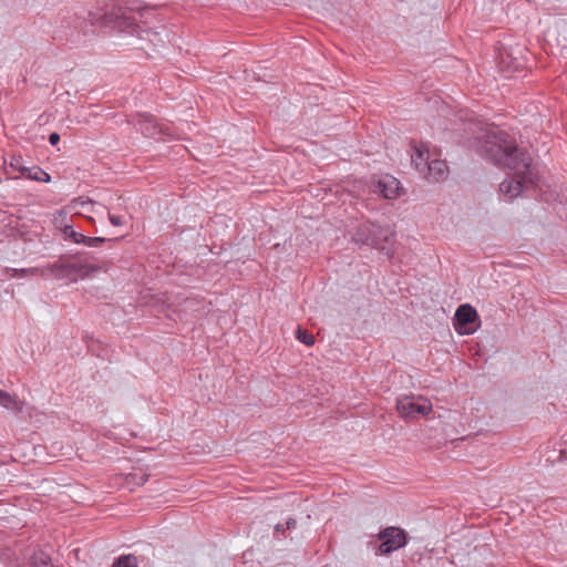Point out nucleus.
Here are the masks:
<instances>
[{
	"mask_svg": "<svg viewBox=\"0 0 567 567\" xmlns=\"http://www.w3.org/2000/svg\"><path fill=\"white\" fill-rule=\"evenodd\" d=\"M506 63L504 54H502V61L501 64L504 65Z\"/></svg>",
	"mask_w": 567,
	"mask_h": 567,
	"instance_id": "27",
	"label": "nucleus"
},
{
	"mask_svg": "<svg viewBox=\"0 0 567 567\" xmlns=\"http://www.w3.org/2000/svg\"><path fill=\"white\" fill-rule=\"evenodd\" d=\"M64 235V239L72 240L75 244H84L89 247H99L105 241H111L112 239L105 237H87L81 233H78L73 229V226L69 224L64 227L62 231ZM120 238H114V241H117Z\"/></svg>",
	"mask_w": 567,
	"mask_h": 567,
	"instance_id": "10",
	"label": "nucleus"
},
{
	"mask_svg": "<svg viewBox=\"0 0 567 567\" xmlns=\"http://www.w3.org/2000/svg\"><path fill=\"white\" fill-rule=\"evenodd\" d=\"M142 17L141 10L123 4H113L104 14L105 22L118 31L136 34L140 39H147L152 32L140 24Z\"/></svg>",
	"mask_w": 567,
	"mask_h": 567,
	"instance_id": "3",
	"label": "nucleus"
},
{
	"mask_svg": "<svg viewBox=\"0 0 567 567\" xmlns=\"http://www.w3.org/2000/svg\"><path fill=\"white\" fill-rule=\"evenodd\" d=\"M87 252L64 254L56 261L43 268L9 269L10 277L41 276L54 277L56 279H69L76 281L87 277L91 272L100 270V267L90 262Z\"/></svg>",
	"mask_w": 567,
	"mask_h": 567,
	"instance_id": "2",
	"label": "nucleus"
},
{
	"mask_svg": "<svg viewBox=\"0 0 567 567\" xmlns=\"http://www.w3.org/2000/svg\"><path fill=\"white\" fill-rule=\"evenodd\" d=\"M93 204V202L90 198L84 199L83 197H78L72 200L73 207H82L84 208L85 205Z\"/></svg>",
	"mask_w": 567,
	"mask_h": 567,
	"instance_id": "22",
	"label": "nucleus"
},
{
	"mask_svg": "<svg viewBox=\"0 0 567 567\" xmlns=\"http://www.w3.org/2000/svg\"><path fill=\"white\" fill-rule=\"evenodd\" d=\"M409 534H377L381 543L379 545V553L381 555H389L392 551L402 548L408 543Z\"/></svg>",
	"mask_w": 567,
	"mask_h": 567,
	"instance_id": "9",
	"label": "nucleus"
},
{
	"mask_svg": "<svg viewBox=\"0 0 567 567\" xmlns=\"http://www.w3.org/2000/svg\"><path fill=\"white\" fill-rule=\"evenodd\" d=\"M520 66H522V65L517 63V64H515V65L513 66V70H515V71H516V70H518Z\"/></svg>",
	"mask_w": 567,
	"mask_h": 567,
	"instance_id": "28",
	"label": "nucleus"
},
{
	"mask_svg": "<svg viewBox=\"0 0 567 567\" xmlns=\"http://www.w3.org/2000/svg\"><path fill=\"white\" fill-rule=\"evenodd\" d=\"M368 186L372 193L380 194L385 199H394L400 195L399 179L389 174L372 176Z\"/></svg>",
	"mask_w": 567,
	"mask_h": 567,
	"instance_id": "7",
	"label": "nucleus"
},
{
	"mask_svg": "<svg viewBox=\"0 0 567 567\" xmlns=\"http://www.w3.org/2000/svg\"><path fill=\"white\" fill-rule=\"evenodd\" d=\"M453 324L460 334H472L480 328L481 320L473 306L463 303L455 311Z\"/></svg>",
	"mask_w": 567,
	"mask_h": 567,
	"instance_id": "6",
	"label": "nucleus"
},
{
	"mask_svg": "<svg viewBox=\"0 0 567 567\" xmlns=\"http://www.w3.org/2000/svg\"><path fill=\"white\" fill-rule=\"evenodd\" d=\"M396 410L403 419H417L432 411L431 402L423 396H402L396 401Z\"/></svg>",
	"mask_w": 567,
	"mask_h": 567,
	"instance_id": "5",
	"label": "nucleus"
},
{
	"mask_svg": "<svg viewBox=\"0 0 567 567\" xmlns=\"http://www.w3.org/2000/svg\"><path fill=\"white\" fill-rule=\"evenodd\" d=\"M416 156H417V158L423 161V153L421 151H416Z\"/></svg>",
	"mask_w": 567,
	"mask_h": 567,
	"instance_id": "26",
	"label": "nucleus"
},
{
	"mask_svg": "<svg viewBox=\"0 0 567 567\" xmlns=\"http://www.w3.org/2000/svg\"><path fill=\"white\" fill-rule=\"evenodd\" d=\"M395 234L389 228L374 223L361 224L355 231L354 239L362 245L371 246L389 257L393 255Z\"/></svg>",
	"mask_w": 567,
	"mask_h": 567,
	"instance_id": "4",
	"label": "nucleus"
},
{
	"mask_svg": "<svg viewBox=\"0 0 567 567\" xmlns=\"http://www.w3.org/2000/svg\"><path fill=\"white\" fill-rule=\"evenodd\" d=\"M0 405L13 411L16 414L21 413L23 410V403L18 401L16 396H12L8 392L0 389Z\"/></svg>",
	"mask_w": 567,
	"mask_h": 567,
	"instance_id": "11",
	"label": "nucleus"
},
{
	"mask_svg": "<svg viewBox=\"0 0 567 567\" xmlns=\"http://www.w3.org/2000/svg\"><path fill=\"white\" fill-rule=\"evenodd\" d=\"M53 225L56 229L61 231L64 230V227L69 225L66 221V212L64 209L58 210L53 217Z\"/></svg>",
	"mask_w": 567,
	"mask_h": 567,
	"instance_id": "18",
	"label": "nucleus"
},
{
	"mask_svg": "<svg viewBox=\"0 0 567 567\" xmlns=\"http://www.w3.org/2000/svg\"><path fill=\"white\" fill-rule=\"evenodd\" d=\"M296 527H297V522H296V519L290 517V518H288V519L286 520V528L284 527V525H281V524H279V523H278V524L275 526V530H274V532H286V529H289V530H290V529H295Z\"/></svg>",
	"mask_w": 567,
	"mask_h": 567,
	"instance_id": "21",
	"label": "nucleus"
},
{
	"mask_svg": "<svg viewBox=\"0 0 567 567\" xmlns=\"http://www.w3.org/2000/svg\"><path fill=\"white\" fill-rule=\"evenodd\" d=\"M23 159L21 156H16V155H12L11 156V161H10V166L20 172L21 174H25L27 172V166L23 165Z\"/></svg>",
	"mask_w": 567,
	"mask_h": 567,
	"instance_id": "20",
	"label": "nucleus"
},
{
	"mask_svg": "<svg viewBox=\"0 0 567 567\" xmlns=\"http://www.w3.org/2000/svg\"><path fill=\"white\" fill-rule=\"evenodd\" d=\"M112 567H138L137 558L134 555H121L114 560Z\"/></svg>",
	"mask_w": 567,
	"mask_h": 567,
	"instance_id": "15",
	"label": "nucleus"
},
{
	"mask_svg": "<svg viewBox=\"0 0 567 567\" xmlns=\"http://www.w3.org/2000/svg\"><path fill=\"white\" fill-rule=\"evenodd\" d=\"M0 560L8 565V567H20L18 564V554L10 547L2 548L0 551Z\"/></svg>",
	"mask_w": 567,
	"mask_h": 567,
	"instance_id": "14",
	"label": "nucleus"
},
{
	"mask_svg": "<svg viewBox=\"0 0 567 567\" xmlns=\"http://www.w3.org/2000/svg\"><path fill=\"white\" fill-rule=\"evenodd\" d=\"M475 151L497 166L514 171L512 178L499 184V190L509 200L522 195L529 187H536L538 176L532 172V156L520 148L515 138L498 128H488L474 141Z\"/></svg>",
	"mask_w": 567,
	"mask_h": 567,
	"instance_id": "1",
	"label": "nucleus"
},
{
	"mask_svg": "<svg viewBox=\"0 0 567 567\" xmlns=\"http://www.w3.org/2000/svg\"><path fill=\"white\" fill-rule=\"evenodd\" d=\"M379 532H406L405 529L398 526H388L385 528H380Z\"/></svg>",
	"mask_w": 567,
	"mask_h": 567,
	"instance_id": "25",
	"label": "nucleus"
},
{
	"mask_svg": "<svg viewBox=\"0 0 567 567\" xmlns=\"http://www.w3.org/2000/svg\"><path fill=\"white\" fill-rule=\"evenodd\" d=\"M150 475L146 473H130L126 475L127 485L142 486L148 481Z\"/></svg>",
	"mask_w": 567,
	"mask_h": 567,
	"instance_id": "16",
	"label": "nucleus"
},
{
	"mask_svg": "<svg viewBox=\"0 0 567 567\" xmlns=\"http://www.w3.org/2000/svg\"><path fill=\"white\" fill-rule=\"evenodd\" d=\"M60 135L56 132H53L49 135L48 141L52 146H55L60 142Z\"/></svg>",
	"mask_w": 567,
	"mask_h": 567,
	"instance_id": "24",
	"label": "nucleus"
},
{
	"mask_svg": "<svg viewBox=\"0 0 567 567\" xmlns=\"http://www.w3.org/2000/svg\"><path fill=\"white\" fill-rule=\"evenodd\" d=\"M25 177L31 181L49 183L51 176L39 166L27 167Z\"/></svg>",
	"mask_w": 567,
	"mask_h": 567,
	"instance_id": "13",
	"label": "nucleus"
},
{
	"mask_svg": "<svg viewBox=\"0 0 567 567\" xmlns=\"http://www.w3.org/2000/svg\"><path fill=\"white\" fill-rule=\"evenodd\" d=\"M109 220L113 226H121L124 224L123 218L117 215H112L109 213Z\"/></svg>",
	"mask_w": 567,
	"mask_h": 567,
	"instance_id": "23",
	"label": "nucleus"
},
{
	"mask_svg": "<svg viewBox=\"0 0 567 567\" xmlns=\"http://www.w3.org/2000/svg\"><path fill=\"white\" fill-rule=\"evenodd\" d=\"M429 169L431 173H435V178L439 179V178H443L444 174H445V163L442 162V161H433L431 163H429Z\"/></svg>",
	"mask_w": 567,
	"mask_h": 567,
	"instance_id": "19",
	"label": "nucleus"
},
{
	"mask_svg": "<svg viewBox=\"0 0 567 567\" xmlns=\"http://www.w3.org/2000/svg\"><path fill=\"white\" fill-rule=\"evenodd\" d=\"M138 130L146 137L154 140L174 138L175 134L168 125L159 124L152 115H141L137 122Z\"/></svg>",
	"mask_w": 567,
	"mask_h": 567,
	"instance_id": "8",
	"label": "nucleus"
},
{
	"mask_svg": "<svg viewBox=\"0 0 567 567\" xmlns=\"http://www.w3.org/2000/svg\"><path fill=\"white\" fill-rule=\"evenodd\" d=\"M193 300L192 299H186V303H192Z\"/></svg>",
	"mask_w": 567,
	"mask_h": 567,
	"instance_id": "29",
	"label": "nucleus"
},
{
	"mask_svg": "<svg viewBox=\"0 0 567 567\" xmlns=\"http://www.w3.org/2000/svg\"><path fill=\"white\" fill-rule=\"evenodd\" d=\"M296 338L306 346H313L316 341L313 334L300 326L296 330Z\"/></svg>",
	"mask_w": 567,
	"mask_h": 567,
	"instance_id": "17",
	"label": "nucleus"
},
{
	"mask_svg": "<svg viewBox=\"0 0 567 567\" xmlns=\"http://www.w3.org/2000/svg\"><path fill=\"white\" fill-rule=\"evenodd\" d=\"M31 567H55L52 564L51 556L45 551L38 549L31 556Z\"/></svg>",
	"mask_w": 567,
	"mask_h": 567,
	"instance_id": "12",
	"label": "nucleus"
}]
</instances>
